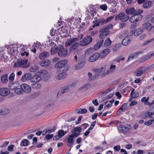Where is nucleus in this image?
<instances>
[{
	"mask_svg": "<svg viewBox=\"0 0 154 154\" xmlns=\"http://www.w3.org/2000/svg\"><path fill=\"white\" fill-rule=\"evenodd\" d=\"M15 78V74L14 73H12L9 75L8 78V80L10 82H12L14 80Z\"/></svg>",
	"mask_w": 154,
	"mask_h": 154,
	"instance_id": "obj_45",
	"label": "nucleus"
},
{
	"mask_svg": "<svg viewBox=\"0 0 154 154\" xmlns=\"http://www.w3.org/2000/svg\"><path fill=\"white\" fill-rule=\"evenodd\" d=\"M99 57H100L99 54L95 53L90 57L89 61L91 62H93L97 60Z\"/></svg>",
	"mask_w": 154,
	"mask_h": 154,
	"instance_id": "obj_19",
	"label": "nucleus"
},
{
	"mask_svg": "<svg viewBox=\"0 0 154 154\" xmlns=\"http://www.w3.org/2000/svg\"><path fill=\"white\" fill-rule=\"evenodd\" d=\"M149 99V97H148L147 98L146 97H143L141 99V101L144 103L145 104H147Z\"/></svg>",
	"mask_w": 154,
	"mask_h": 154,
	"instance_id": "obj_51",
	"label": "nucleus"
},
{
	"mask_svg": "<svg viewBox=\"0 0 154 154\" xmlns=\"http://www.w3.org/2000/svg\"><path fill=\"white\" fill-rule=\"evenodd\" d=\"M146 37V35L145 34L141 35L139 37V39L140 40L144 39Z\"/></svg>",
	"mask_w": 154,
	"mask_h": 154,
	"instance_id": "obj_64",
	"label": "nucleus"
},
{
	"mask_svg": "<svg viewBox=\"0 0 154 154\" xmlns=\"http://www.w3.org/2000/svg\"><path fill=\"white\" fill-rule=\"evenodd\" d=\"M32 77L30 73H27L23 75L21 78V80L23 82L31 80Z\"/></svg>",
	"mask_w": 154,
	"mask_h": 154,
	"instance_id": "obj_17",
	"label": "nucleus"
},
{
	"mask_svg": "<svg viewBox=\"0 0 154 154\" xmlns=\"http://www.w3.org/2000/svg\"><path fill=\"white\" fill-rule=\"evenodd\" d=\"M154 114V112H151L150 111H148L145 112L143 116V118L144 119H145L146 117H149L150 118L152 117V116Z\"/></svg>",
	"mask_w": 154,
	"mask_h": 154,
	"instance_id": "obj_27",
	"label": "nucleus"
},
{
	"mask_svg": "<svg viewBox=\"0 0 154 154\" xmlns=\"http://www.w3.org/2000/svg\"><path fill=\"white\" fill-rule=\"evenodd\" d=\"M14 145L13 144L9 145L8 148L7 150L9 151H12L13 150V147Z\"/></svg>",
	"mask_w": 154,
	"mask_h": 154,
	"instance_id": "obj_58",
	"label": "nucleus"
},
{
	"mask_svg": "<svg viewBox=\"0 0 154 154\" xmlns=\"http://www.w3.org/2000/svg\"><path fill=\"white\" fill-rule=\"evenodd\" d=\"M125 59V58L124 57H119L118 58H117L115 60V61L117 62H119L120 60H123Z\"/></svg>",
	"mask_w": 154,
	"mask_h": 154,
	"instance_id": "obj_63",
	"label": "nucleus"
},
{
	"mask_svg": "<svg viewBox=\"0 0 154 154\" xmlns=\"http://www.w3.org/2000/svg\"><path fill=\"white\" fill-rule=\"evenodd\" d=\"M10 90L6 88H0V95L5 97L7 96L10 93Z\"/></svg>",
	"mask_w": 154,
	"mask_h": 154,
	"instance_id": "obj_13",
	"label": "nucleus"
},
{
	"mask_svg": "<svg viewBox=\"0 0 154 154\" xmlns=\"http://www.w3.org/2000/svg\"><path fill=\"white\" fill-rule=\"evenodd\" d=\"M50 45L51 46L53 47L51 48V54H54L56 53H57V47H55V44L54 43L52 42L50 44Z\"/></svg>",
	"mask_w": 154,
	"mask_h": 154,
	"instance_id": "obj_22",
	"label": "nucleus"
},
{
	"mask_svg": "<svg viewBox=\"0 0 154 154\" xmlns=\"http://www.w3.org/2000/svg\"><path fill=\"white\" fill-rule=\"evenodd\" d=\"M21 142L23 146H26L28 145V140L26 139H23L22 140Z\"/></svg>",
	"mask_w": 154,
	"mask_h": 154,
	"instance_id": "obj_53",
	"label": "nucleus"
},
{
	"mask_svg": "<svg viewBox=\"0 0 154 154\" xmlns=\"http://www.w3.org/2000/svg\"><path fill=\"white\" fill-rule=\"evenodd\" d=\"M122 47V45L120 43H118L116 45L112 48V51L114 52H116L118 51Z\"/></svg>",
	"mask_w": 154,
	"mask_h": 154,
	"instance_id": "obj_36",
	"label": "nucleus"
},
{
	"mask_svg": "<svg viewBox=\"0 0 154 154\" xmlns=\"http://www.w3.org/2000/svg\"><path fill=\"white\" fill-rule=\"evenodd\" d=\"M103 40H101L97 43L94 47V50L96 51L98 50L103 44Z\"/></svg>",
	"mask_w": 154,
	"mask_h": 154,
	"instance_id": "obj_30",
	"label": "nucleus"
},
{
	"mask_svg": "<svg viewBox=\"0 0 154 154\" xmlns=\"http://www.w3.org/2000/svg\"><path fill=\"white\" fill-rule=\"evenodd\" d=\"M80 45L79 43H76L72 45L69 48V51H72L76 49Z\"/></svg>",
	"mask_w": 154,
	"mask_h": 154,
	"instance_id": "obj_35",
	"label": "nucleus"
},
{
	"mask_svg": "<svg viewBox=\"0 0 154 154\" xmlns=\"http://www.w3.org/2000/svg\"><path fill=\"white\" fill-rule=\"evenodd\" d=\"M38 73L39 74L42 76L45 80H47L48 79V72L45 70H41L39 71Z\"/></svg>",
	"mask_w": 154,
	"mask_h": 154,
	"instance_id": "obj_16",
	"label": "nucleus"
},
{
	"mask_svg": "<svg viewBox=\"0 0 154 154\" xmlns=\"http://www.w3.org/2000/svg\"><path fill=\"white\" fill-rule=\"evenodd\" d=\"M75 137L72 134L70 135L68 137L67 139L68 143L70 144H73V139Z\"/></svg>",
	"mask_w": 154,
	"mask_h": 154,
	"instance_id": "obj_38",
	"label": "nucleus"
},
{
	"mask_svg": "<svg viewBox=\"0 0 154 154\" xmlns=\"http://www.w3.org/2000/svg\"><path fill=\"white\" fill-rule=\"evenodd\" d=\"M116 66L115 65H111L109 68V69L107 71V74H110L113 73L115 71Z\"/></svg>",
	"mask_w": 154,
	"mask_h": 154,
	"instance_id": "obj_37",
	"label": "nucleus"
},
{
	"mask_svg": "<svg viewBox=\"0 0 154 154\" xmlns=\"http://www.w3.org/2000/svg\"><path fill=\"white\" fill-rule=\"evenodd\" d=\"M66 134V133L63 130H60L58 132V135L61 138L63 137Z\"/></svg>",
	"mask_w": 154,
	"mask_h": 154,
	"instance_id": "obj_52",
	"label": "nucleus"
},
{
	"mask_svg": "<svg viewBox=\"0 0 154 154\" xmlns=\"http://www.w3.org/2000/svg\"><path fill=\"white\" fill-rule=\"evenodd\" d=\"M127 14H134L136 12L134 8H127L125 11Z\"/></svg>",
	"mask_w": 154,
	"mask_h": 154,
	"instance_id": "obj_29",
	"label": "nucleus"
},
{
	"mask_svg": "<svg viewBox=\"0 0 154 154\" xmlns=\"http://www.w3.org/2000/svg\"><path fill=\"white\" fill-rule=\"evenodd\" d=\"M100 8L103 11H106L107 9V6L106 4L102 5L100 6Z\"/></svg>",
	"mask_w": 154,
	"mask_h": 154,
	"instance_id": "obj_55",
	"label": "nucleus"
},
{
	"mask_svg": "<svg viewBox=\"0 0 154 154\" xmlns=\"http://www.w3.org/2000/svg\"><path fill=\"white\" fill-rule=\"evenodd\" d=\"M42 77L38 74H35L32 77L30 82H38L41 81Z\"/></svg>",
	"mask_w": 154,
	"mask_h": 154,
	"instance_id": "obj_14",
	"label": "nucleus"
},
{
	"mask_svg": "<svg viewBox=\"0 0 154 154\" xmlns=\"http://www.w3.org/2000/svg\"><path fill=\"white\" fill-rule=\"evenodd\" d=\"M5 47L7 49L10 48L11 53L13 54L14 53L15 54L17 53V50L16 49L17 45L15 44H12L11 45H6Z\"/></svg>",
	"mask_w": 154,
	"mask_h": 154,
	"instance_id": "obj_12",
	"label": "nucleus"
},
{
	"mask_svg": "<svg viewBox=\"0 0 154 154\" xmlns=\"http://www.w3.org/2000/svg\"><path fill=\"white\" fill-rule=\"evenodd\" d=\"M25 48L24 46H22L21 48L20 52L21 55L22 56H25V55L26 56H28L29 55V53L28 52H27L25 51Z\"/></svg>",
	"mask_w": 154,
	"mask_h": 154,
	"instance_id": "obj_32",
	"label": "nucleus"
},
{
	"mask_svg": "<svg viewBox=\"0 0 154 154\" xmlns=\"http://www.w3.org/2000/svg\"><path fill=\"white\" fill-rule=\"evenodd\" d=\"M66 71H64L62 70H58V75L56 76L57 79L60 80L64 79L66 76Z\"/></svg>",
	"mask_w": 154,
	"mask_h": 154,
	"instance_id": "obj_15",
	"label": "nucleus"
},
{
	"mask_svg": "<svg viewBox=\"0 0 154 154\" xmlns=\"http://www.w3.org/2000/svg\"><path fill=\"white\" fill-rule=\"evenodd\" d=\"M110 52V49L108 48L106 49L101 52L100 54H99L100 58H102L105 57Z\"/></svg>",
	"mask_w": 154,
	"mask_h": 154,
	"instance_id": "obj_18",
	"label": "nucleus"
},
{
	"mask_svg": "<svg viewBox=\"0 0 154 154\" xmlns=\"http://www.w3.org/2000/svg\"><path fill=\"white\" fill-rule=\"evenodd\" d=\"M132 39L131 36L127 35L122 40V45L125 46H127L131 43Z\"/></svg>",
	"mask_w": 154,
	"mask_h": 154,
	"instance_id": "obj_11",
	"label": "nucleus"
},
{
	"mask_svg": "<svg viewBox=\"0 0 154 154\" xmlns=\"http://www.w3.org/2000/svg\"><path fill=\"white\" fill-rule=\"evenodd\" d=\"M46 130V131H47V133H50L54 131L55 130V127H54L53 128L51 129H48Z\"/></svg>",
	"mask_w": 154,
	"mask_h": 154,
	"instance_id": "obj_59",
	"label": "nucleus"
},
{
	"mask_svg": "<svg viewBox=\"0 0 154 154\" xmlns=\"http://www.w3.org/2000/svg\"><path fill=\"white\" fill-rule=\"evenodd\" d=\"M143 32V29L142 28H140L137 29L135 30H132L131 31V33L135 36H137Z\"/></svg>",
	"mask_w": 154,
	"mask_h": 154,
	"instance_id": "obj_23",
	"label": "nucleus"
},
{
	"mask_svg": "<svg viewBox=\"0 0 154 154\" xmlns=\"http://www.w3.org/2000/svg\"><path fill=\"white\" fill-rule=\"evenodd\" d=\"M82 128L81 127H76L74 129V132L72 134L74 137H77L80 134Z\"/></svg>",
	"mask_w": 154,
	"mask_h": 154,
	"instance_id": "obj_20",
	"label": "nucleus"
},
{
	"mask_svg": "<svg viewBox=\"0 0 154 154\" xmlns=\"http://www.w3.org/2000/svg\"><path fill=\"white\" fill-rule=\"evenodd\" d=\"M20 88H22L23 92H24L26 94L30 93L31 91V87L25 83H23L20 85Z\"/></svg>",
	"mask_w": 154,
	"mask_h": 154,
	"instance_id": "obj_8",
	"label": "nucleus"
},
{
	"mask_svg": "<svg viewBox=\"0 0 154 154\" xmlns=\"http://www.w3.org/2000/svg\"><path fill=\"white\" fill-rule=\"evenodd\" d=\"M49 55V53L47 51H44L41 53L39 56V58L43 60L48 57Z\"/></svg>",
	"mask_w": 154,
	"mask_h": 154,
	"instance_id": "obj_25",
	"label": "nucleus"
},
{
	"mask_svg": "<svg viewBox=\"0 0 154 154\" xmlns=\"http://www.w3.org/2000/svg\"><path fill=\"white\" fill-rule=\"evenodd\" d=\"M68 61L66 60H63L57 62L54 67L58 70L66 71L67 70V64Z\"/></svg>",
	"mask_w": 154,
	"mask_h": 154,
	"instance_id": "obj_1",
	"label": "nucleus"
},
{
	"mask_svg": "<svg viewBox=\"0 0 154 154\" xmlns=\"http://www.w3.org/2000/svg\"><path fill=\"white\" fill-rule=\"evenodd\" d=\"M31 84L32 88L35 90H38L41 88V85L38 82H33Z\"/></svg>",
	"mask_w": 154,
	"mask_h": 154,
	"instance_id": "obj_26",
	"label": "nucleus"
},
{
	"mask_svg": "<svg viewBox=\"0 0 154 154\" xmlns=\"http://www.w3.org/2000/svg\"><path fill=\"white\" fill-rule=\"evenodd\" d=\"M143 12V10L141 9L136 10L133 16L130 18V22L132 23H134L141 20L143 18V16L139 14H142Z\"/></svg>",
	"mask_w": 154,
	"mask_h": 154,
	"instance_id": "obj_2",
	"label": "nucleus"
},
{
	"mask_svg": "<svg viewBox=\"0 0 154 154\" xmlns=\"http://www.w3.org/2000/svg\"><path fill=\"white\" fill-rule=\"evenodd\" d=\"M68 90L69 89L68 87H65L62 89L61 92L62 93H64L66 92H67Z\"/></svg>",
	"mask_w": 154,
	"mask_h": 154,
	"instance_id": "obj_62",
	"label": "nucleus"
},
{
	"mask_svg": "<svg viewBox=\"0 0 154 154\" xmlns=\"http://www.w3.org/2000/svg\"><path fill=\"white\" fill-rule=\"evenodd\" d=\"M129 18V17L123 13H121L116 16L115 20H120L122 22L126 21Z\"/></svg>",
	"mask_w": 154,
	"mask_h": 154,
	"instance_id": "obj_6",
	"label": "nucleus"
},
{
	"mask_svg": "<svg viewBox=\"0 0 154 154\" xmlns=\"http://www.w3.org/2000/svg\"><path fill=\"white\" fill-rule=\"evenodd\" d=\"M130 128V126L129 125H121L118 127V129L121 133L126 132L129 131Z\"/></svg>",
	"mask_w": 154,
	"mask_h": 154,
	"instance_id": "obj_9",
	"label": "nucleus"
},
{
	"mask_svg": "<svg viewBox=\"0 0 154 154\" xmlns=\"http://www.w3.org/2000/svg\"><path fill=\"white\" fill-rule=\"evenodd\" d=\"M114 18V17L111 16L108 17L106 20V23H107L111 21Z\"/></svg>",
	"mask_w": 154,
	"mask_h": 154,
	"instance_id": "obj_57",
	"label": "nucleus"
},
{
	"mask_svg": "<svg viewBox=\"0 0 154 154\" xmlns=\"http://www.w3.org/2000/svg\"><path fill=\"white\" fill-rule=\"evenodd\" d=\"M51 62L50 60H46L41 62L40 64L42 66H47L50 65Z\"/></svg>",
	"mask_w": 154,
	"mask_h": 154,
	"instance_id": "obj_33",
	"label": "nucleus"
},
{
	"mask_svg": "<svg viewBox=\"0 0 154 154\" xmlns=\"http://www.w3.org/2000/svg\"><path fill=\"white\" fill-rule=\"evenodd\" d=\"M1 82L4 84H6L8 82V75L7 74L2 75L0 78Z\"/></svg>",
	"mask_w": 154,
	"mask_h": 154,
	"instance_id": "obj_24",
	"label": "nucleus"
},
{
	"mask_svg": "<svg viewBox=\"0 0 154 154\" xmlns=\"http://www.w3.org/2000/svg\"><path fill=\"white\" fill-rule=\"evenodd\" d=\"M152 2L149 1L143 5V7L145 8H149L152 5Z\"/></svg>",
	"mask_w": 154,
	"mask_h": 154,
	"instance_id": "obj_41",
	"label": "nucleus"
},
{
	"mask_svg": "<svg viewBox=\"0 0 154 154\" xmlns=\"http://www.w3.org/2000/svg\"><path fill=\"white\" fill-rule=\"evenodd\" d=\"M9 88L11 90H15L20 87V85L17 82H15L11 84L9 86Z\"/></svg>",
	"mask_w": 154,
	"mask_h": 154,
	"instance_id": "obj_21",
	"label": "nucleus"
},
{
	"mask_svg": "<svg viewBox=\"0 0 154 154\" xmlns=\"http://www.w3.org/2000/svg\"><path fill=\"white\" fill-rule=\"evenodd\" d=\"M143 27L144 29H146L147 31H150L152 27V25L150 23H144L143 25Z\"/></svg>",
	"mask_w": 154,
	"mask_h": 154,
	"instance_id": "obj_28",
	"label": "nucleus"
},
{
	"mask_svg": "<svg viewBox=\"0 0 154 154\" xmlns=\"http://www.w3.org/2000/svg\"><path fill=\"white\" fill-rule=\"evenodd\" d=\"M100 32L101 33L99 35V37L100 38L102 39L105 36L108 35V32H105L104 33L103 32Z\"/></svg>",
	"mask_w": 154,
	"mask_h": 154,
	"instance_id": "obj_44",
	"label": "nucleus"
},
{
	"mask_svg": "<svg viewBox=\"0 0 154 154\" xmlns=\"http://www.w3.org/2000/svg\"><path fill=\"white\" fill-rule=\"evenodd\" d=\"M92 41L91 36L88 35L82 39L80 42V45L82 46H86L90 43Z\"/></svg>",
	"mask_w": 154,
	"mask_h": 154,
	"instance_id": "obj_5",
	"label": "nucleus"
},
{
	"mask_svg": "<svg viewBox=\"0 0 154 154\" xmlns=\"http://www.w3.org/2000/svg\"><path fill=\"white\" fill-rule=\"evenodd\" d=\"M111 43V41L110 40L109 38H108L106 40L104 43V45L106 47L110 45Z\"/></svg>",
	"mask_w": 154,
	"mask_h": 154,
	"instance_id": "obj_43",
	"label": "nucleus"
},
{
	"mask_svg": "<svg viewBox=\"0 0 154 154\" xmlns=\"http://www.w3.org/2000/svg\"><path fill=\"white\" fill-rule=\"evenodd\" d=\"M131 97L133 98H136L139 96V93L138 91H135L132 95H130Z\"/></svg>",
	"mask_w": 154,
	"mask_h": 154,
	"instance_id": "obj_47",
	"label": "nucleus"
},
{
	"mask_svg": "<svg viewBox=\"0 0 154 154\" xmlns=\"http://www.w3.org/2000/svg\"><path fill=\"white\" fill-rule=\"evenodd\" d=\"M144 68L143 67H141L139 69H137L135 71V75L137 76H140L143 73Z\"/></svg>",
	"mask_w": 154,
	"mask_h": 154,
	"instance_id": "obj_31",
	"label": "nucleus"
},
{
	"mask_svg": "<svg viewBox=\"0 0 154 154\" xmlns=\"http://www.w3.org/2000/svg\"><path fill=\"white\" fill-rule=\"evenodd\" d=\"M100 31V32H103L104 33L105 32H108V35L110 33L109 31L106 27H104L101 29Z\"/></svg>",
	"mask_w": 154,
	"mask_h": 154,
	"instance_id": "obj_56",
	"label": "nucleus"
},
{
	"mask_svg": "<svg viewBox=\"0 0 154 154\" xmlns=\"http://www.w3.org/2000/svg\"><path fill=\"white\" fill-rule=\"evenodd\" d=\"M105 69L103 67L97 69H94L92 70V72L94 73V76L91 79V80L95 79L97 77L101 75L102 76L105 75Z\"/></svg>",
	"mask_w": 154,
	"mask_h": 154,
	"instance_id": "obj_4",
	"label": "nucleus"
},
{
	"mask_svg": "<svg viewBox=\"0 0 154 154\" xmlns=\"http://www.w3.org/2000/svg\"><path fill=\"white\" fill-rule=\"evenodd\" d=\"M38 69V66L34 65L30 67L29 69V71L31 72H34L36 71Z\"/></svg>",
	"mask_w": 154,
	"mask_h": 154,
	"instance_id": "obj_39",
	"label": "nucleus"
},
{
	"mask_svg": "<svg viewBox=\"0 0 154 154\" xmlns=\"http://www.w3.org/2000/svg\"><path fill=\"white\" fill-rule=\"evenodd\" d=\"M140 52H138L137 53H135L134 55L132 54H131L129 57L128 58V61L130 60L131 59H133L134 57H136L137 56H138V55L140 54Z\"/></svg>",
	"mask_w": 154,
	"mask_h": 154,
	"instance_id": "obj_49",
	"label": "nucleus"
},
{
	"mask_svg": "<svg viewBox=\"0 0 154 154\" xmlns=\"http://www.w3.org/2000/svg\"><path fill=\"white\" fill-rule=\"evenodd\" d=\"M76 111L78 114H85L87 110L85 109H80L77 110Z\"/></svg>",
	"mask_w": 154,
	"mask_h": 154,
	"instance_id": "obj_42",
	"label": "nucleus"
},
{
	"mask_svg": "<svg viewBox=\"0 0 154 154\" xmlns=\"http://www.w3.org/2000/svg\"><path fill=\"white\" fill-rule=\"evenodd\" d=\"M14 93L18 95H21L23 94V91L21 88L19 87L15 89L14 91Z\"/></svg>",
	"mask_w": 154,
	"mask_h": 154,
	"instance_id": "obj_40",
	"label": "nucleus"
},
{
	"mask_svg": "<svg viewBox=\"0 0 154 154\" xmlns=\"http://www.w3.org/2000/svg\"><path fill=\"white\" fill-rule=\"evenodd\" d=\"M57 53L60 57H65L66 56L68 53V51L66 49L64 48L62 46L57 47Z\"/></svg>",
	"mask_w": 154,
	"mask_h": 154,
	"instance_id": "obj_7",
	"label": "nucleus"
},
{
	"mask_svg": "<svg viewBox=\"0 0 154 154\" xmlns=\"http://www.w3.org/2000/svg\"><path fill=\"white\" fill-rule=\"evenodd\" d=\"M78 39L77 38H70L67 39L65 44V46L66 47H68L73 43H75L77 42Z\"/></svg>",
	"mask_w": 154,
	"mask_h": 154,
	"instance_id": "obj_10",
	"label": "nucleus"
},
{
	"mask_svg": "<svg viewBox=\"0 0 154 154\" xmlns=\"http://www.w3.org/2000/svg\"><path fill=\"white\" fill-rule=\"evenodd\" d=\"M53 137V134H47L45 136V138L48 140H50Z\"/></svg>",
	"mask_w": 154,
	"mask_h": 154,
	"instance_id": "obj_60",
	"label": "nucleus"
},
{
	"mask_svg": "<svg viewBox=\"0 0 154 154\" xmlns=\"http://www.w3.org/2000/svg\"><path fill=\"white\" fill-rule=\"evenodd\" d=\"M28 60L24 59H18L14 65V67L18 68L20 67L22 68L28 67L29 65L27 64Z\"/></svg>",
	"mask_w": 154,
	"mask_h": 154,
	"instance_id": "obj_3",
	"label": "nucleus"
},
{
	"mask_svg": "<svg viewBox=\"0 0 154 154\" xmlns=\"http://www.w3.org/2000/svg\"><path fill=\"white\" fill-rule=\"evenodd\" d=\"M154 119L146 121L144 122V124L147 126H149L151 125L154 122Z\"/></svg>",
	"mask_w": 154,
	"mask_h": 154,
	"instance_id": "obj_50",
	"label": "nucleus"
},
{
	"mask_svg": "<svg viewBox=\"0 0 154 154\" xmlns=\"http://www.w3.org/2000/svg\"><path fill=\"white\" fill-rule=\"evenodd\" d=\"M127 103H125L123 104L119 109V111L120 110H121L122 111V112L125 111L127 108Z\"/></svg>",
	"mask_w": 154,
	"mask_h": 154,
	"instance_id": "obj_46",
	"label": "nucleus"
},
{
	"mask_svg": "<svg viewBox=\"0 0 154 154\" xmlns=\"http://www.w3.org/2000/svg\"><path fill=\"white\" fill-rule=\"evenodd\" d=\"M97 19L99 23V24L102 25L104 23H106L105 20L103 18H100Z\"/></svg>",
	"mask_w": 154,
	"mask_h": 154,
	"instance_id": "obj_48",
	"label": "nucleus"
},
{
	"mask_svg": "<svg viewBox=\"0 0 154 154\" xmlns=\"http://www.w3.org/2000/svg\"><path fill=\"white\" fill-rule=\"evenodd\" d=\"M93 52V49L91 48H89L85 52V53L86 54H91Z\"/></svg>",
	"mask_w": 154,
	"mask_h": 154,
	"instance_id": "obj_54",
	"label": "nucleus"
},
{
	"mask_svg": "<svg viewBox=\"0 0 154 154\" xmlns=\"http://www.w3.org/2000/svg\"><path fill=\"white\" fill-rule=\"evenodd\" d=\"M85 64V62L84 61H82L78 63L75 66V69L78 70L82 68Z\"/></svg>",
	"mask_w": 154,
	"mask_h": 154,
	"instance_id": "obj_34",
	"label": "nucleus"
},
{
	"mask_svg": "<svg viewBox=\"0 0 154 154\" xmlns=\"http://www.w3.org/2000/svg\"><path fill=\"white\" fill-rule=\"evenodd\" d=\"M154 40V38H152L148 41H147L146 42L144 43L143 44L144 45H147L151 42H152Z\"/></svg>",
	"mask_w": 154,
	"mask_h": 154,
	"instance_id": "obj_61",
	"label": "nucleus"
}]
</instances>
